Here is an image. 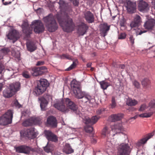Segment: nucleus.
I'll list each match as a JSON object with an SVG mask.
<instances>
[{
  "label": "nucleus",
  "instance_id": "1",
  "mask_svg": "<svg viewBox=\"0 0 155 155\" xmlns=\"http://www.w3.org/2000/svg\"><path fill=\"white\" fill-rule=\"evenodd\" d=\"M57 18L60 26L62 27L65 32H70L72 31L74 28V24L73 20L66 13L63 16L62 13L61 15H57Z\"/></svg>",
  "mask_w": 155,
  "mask_h": 155
},
{
  "label": "nucleus",
  "instance_id": "2",
  "mask_svg": "<svg viewBox=\"0 0 155 155\" xmlns=\"http://www.w3.org/2000/svg\"><path fill=\"white\" fill-rule=\"evenodd\" d=\"M54 106L58 110L65 113L68 112L70 109L74 111L78 108L77 105L69 98L64 99L62 102L55 104Z\"/></svg>",
  "mask_w": 155,
  "mask_h": 155
},
{
  "label": "nucleus",
  "instance_id": "3",
  "mask_svg": "<svg viewBox=\"0 0 155 155\" xmlns=\"http://www.w3.org/2000/svg\"><path fill=\"white\" fill-rule=\"evenodd\" d=\"M43 20L49 32H53L57 29L58 25L53 15L49 14L48 16L44 17Z\"/></svg>",
  "mask_w": 155,
  "mask_h": 155
},
{
  "label": "nucleus",
  "instance_id": "4",
  "mask_svg": "<svg viewBox=\"0 0 155 155\" xmlns=\"http://www.w3.org/2000/svg\"><path fill=\"white\" fill-rule=\"evenodd\" d=\"M49 84L45 79H41L38 81L37 85L35 87L34 90V94L38 96L42 94L49 86Z\"/></svg>",
  "mask_w": 155,
  "mask_h": 155
},
{
  "label": "nucleus",
  "instance_id": "5",
  "mask_svg": "<svg viewBox=\"0 0 155 155\" xmlns=\"http://www.w3.org/2000/svg\"><path fill=\"white\" fill-rule=\"evenodd\" d=\"M20 83L19 82H16L15 84H11L9 87L6 88L3 92V96L7 98L12 96L18 91L20 88Z\"/></svg>",
  "mask_w": 155,
  "mask_h": 155
},
{
  "label": "nucleus",
  "instance_id": "6",
  "mask_svg": "<svg viewBox=\"0 0 155 155\" xmlns=\"http://www.w3.org/2000/svg\"><path fill=\"white\" fill-rule=\"evenodd\" d=\"M13 112L12 110H9L2 117H0V124L6 125L10 124L12 122L13 118Z\"/></svg>",
  "mask_w": 155,
  "mask_h": 155
},
{
  "label": "nucleus",
  "instance_id": "7",
  "mask_svg": "<svg viewBox=\"0 0 155 155\" xmlns=\"http://www.w3.org/2000/svg\"><path fill=\"white\" fill-rule=\"evenodd\" d=\"M34 31L36 33L40 34L44 31L45 27L43 24L39 20H35L32 23Z\"/></svg>",
  "mask_w": 155,
  "mask_h": 155
},
{
  "label": "nucleus",
  "instance_id": "8",
  "mask_svg": "<svg viewBox=\"0 0 155 155\" xmlns=\"http://www.w3.org/2000/svg\"><path fill=\"white\" fill-rule=\"evenodd\" d=\"M130 147L128 144L122 143L118 148L117 155H129Z\"/></svg>",
  "mask_w": 155,
  "mask_h": 155
},
{
  "label": "nucleus",
  "instance_id": "9",
  "mask_svg": "<svg viewBox=\"0 0 155 155\" xmlns=\"http://www.w3.org/2000/svg\"><path fill=\"white\" fill-rule=\"evenodd\" d=\"M16 152L20 153L28 154L31 151H33L34 149L31 147L25 146L21 145L15 147Z\"/></svg>",
  "mask_w": 155,
  "mask_h": 155
},
{
  "label": "nucleus",
  "instance_id": "10",
  "mask_svg": "<svg viewBox=\"0 0 155 155\" xmlns=\"http://www.w3.org/2000/svg\"><path fill=\"white\" fill-rule=\"evenodd\" d=\"M46 70L47 68L45 66H41L39 67H35L32 69V75L37 76L43 74Z\"/></svg>",
  "mask_w": 155,
  "mask_h": 155
},
{
  "label": "nucleus",
  "instance_id": "11",
  "mask_svg": "<svg viewBox=\"0 0 155 155\" xmlns=\"http://www.w3.org/2000/svg\"><path fill=\"white\" fill-rule=\"evenodd\" d=\"M44 134L46 137L48 141L56 142L58 141L57 136L50 130H45Z\"/></svg>",
  "mask_w": 155,
  "mask_h": 155
},
{
  "label": "nucleus",
  "instance_id": "12",
  "mask_svg": "<svg viewBox=\"0 0 155 155\" xmlns=\"http://www.w3.org/2000/svg\"><path fill=\"white\" fill-rule=\"evenodd\" d=\"M35 129L31 127L25 130L23 133V135L29 139H33L35 138L37 135L35 132Z\"/></svg>",
  "mask_w": 155,
  "mask_h": 155
},
{
  "label": "nucleus",
  "instance_id": "13",
  "mask_svg": "<svg viewBox=\"0 0 155 155\" xmlns=\"http://www.w3.org/2000/svg\"><path fill=\"white\" fill-rule=\"evenodd\" d=\"M136 5L135 2L128 1L127 2L126 8L127 12L130 13H134L136 11Z\"/></svg>",
  "mask_w": 155,
  "mask_h": 155
},
{
  "label": "nucleus",
  "instance_id": "14",
  "mask_svg": "<svg viewBox=\"0 0 155 155\" xmlns=\"http://www.w3.org/2000/svg\"><path fill=\"white\" fill-rule=\"evenodd\" d=\"M78 26V33L80 35H83L88 29L87 25L86 24L82 22Z\"/></svg>",
  "mask_w": 155,
  "mask_h": 155
},
{
  "label": "nucleus",
  "instance_id": "15",
  "mask_svg": "<svg viewBox=\"0 0 155 155\" xmlns=\"http://www.w3.org/2000/svg\"><path fill=\"white\" fill-rule=\"evenodd\" d=\"M110 29V26H108L106 23L101 24L100 25L101 34L103 37H105L107 35Z\"/></svg>",
  "mask_w": 155,
  "mask_h": 155
},
{
  "label": "nucleus",
  "instance_id": "16",
  "mask_svg": "<svg viewBox=\"0 0 155 155\" xmlns=\"http://www.w3.org/2000/svg\"><path fill=\"white\" fill-rule=\"evenodd\" d=\"M22 31L27 37H28L32 33V30L29 27L28 23L24 21L22 25Z\"/></svg>",
  "mask_w": 155,
  "mask_h": 155
},
{
  "label": "nucleus",
  "instance_id": "17",
  "mask_svg": "<svg viewBox=\"0 0 155 155\" xmlns=\"http://www.w3.org/2000/svg\"><path fill=\"white\" fill-rule=\"evenodd\" d=\"M111 128L112 130L116 133H120L124 130L121 122L115 123L114 125L111 126Z\"/></svg>",
  "mask_w": 155,
  "mask_h": 155
},
{
  "label": "nucleus",
  "instance_id": "18",
  "mask_svg": "<svg viewBox=\"0 0 155 155\" xmlns=\"http://www.w3.org/2000/svg\"><path fill=\"white\" fill-rule=\"evenodd\" d=\"M47 125L51 127H56L57 126V120L56 118L53 116H49L47 119Z\"/></svg>",
  "mask_w": 155,
  "mask_h": 155
},
{
  "label": "nucleus",
  "instance_id": "19",
  "mask_svg": "<svg viewBox=\"0 0 155 155\" xmlns=\"http://www.w3.org/2000/svg\"><path fill=\"white\" fill-rule=\"evenodd\" d=\"M84 18L88 23H91L94 22V15L91 12L88 11L84 14Z\"/></svg>",
  "mask_w": 155,
  "mask_h": 155
},
{
  "label": "nucleus",
  "instance_id": "20",
  "mask_svg": "<svg viewBox=\"0 0 155 155\" xmlns=\"http://www.w3.org/2000/svg\"><path fill=\"white\" fill-rule=\"evenodd\" d=\"M81 101L84 103H86L88 102L89 103H92L94 102L95 99L94 97L91 96L85 92L82 98Z\"/></svg>",
  "mask_w": 155,
  "mask_h": 155
},
{
  "label": "nucleus",
  "instance_id": "21",
  "mask_svg": "<svg viewBox=\"0 0 155 155\" xmlns=\"http://www.w3.org/2000/svg\"><path fill=\"white\" fill-rule=\"evenodd\" d=\"M19 37V33L15 30H12L9 34L8 38L10 39L13 40V43H14Z\"/></svg>",
  "mask_w": 155,
  "mask_h": 155
},
{
  "label": "nucleus",
  "instance_id": "22",
  "mask_svg": "<svg viewBox=\"0 0 155 155\" xmlns=\"http://www.w3.org/2000/svg\"><path fill=\"white\" fill-rule=\"evenodd\" d=\"M155 20L151 19L147 21L144 24V27L145 29H152L155 26Z\"/></svg>",
  "mask_w": 155,
  "mask_h": 155
},
{
  "label": "nucleus",
  "instance_id": "23",
  "mask_svg": "<svg viewBox=\"0 0 155 155\" xmlns=\"http://www.w3.org/2000/svg\"><path fill=\"white\" fill-rule=\"evenodd\" d=\"M148 4L145 1L140 0L138 4V9L141 12L146 11L148 8Z\"/></svg>",
  "mask_w": 155,
  "mask_h": 155
},
{
  "label": "nucleus",
  "instance_id": "24",
  "mask_svg": "<svg viewBox=\"0 0 155 155\" xmlns=\"http://www.w3.org/2000/svg\"><path fill=\"white\" fill-rule=\"evenodd\" d=\"M99 118V117L95 116L92 117L91 118H86L85 120V123L86 124L93 125L97 122Z\"/></svg>",
  "mask_w": 155,
  "mask_h": 155
},
{
  "label": "nucleus",
  "instance_id": "25",
  "mask_svg": "<svg viewBox=\"0 0 155 155\" xmlns=\"http://www.w3.org/2000/svg\"><path fill=\"white\" fill-rule=\"evenodd\" d=\"M153 136L151 134H148L145 137L141 139L138 141L137 144V145L139 147L141 146L142 144L145 143L150 138Z\"/></svg>",
  "mask_w": 155,
  "mask_h": 155
},
{
  "label": "nucleus",
  "instance_id": "26",
  "mask_svg": "<svg viewBox=\"0 0 155 155\" xmlns=\"http://www.w3.org/2000/svg\"><path fill=\"white\" fill-rule=\"evenodd\" d=\"M123 117V114L119 113L117 114H112L110 117V118L112 121L115 122L121 120Z\"/></svg>",
  "mask_w": 155,
  "mask_h": 155
},
{
  "label": "nucleus",
  "instance_id": "27",
  "mask_svg": "<svg viewBox=\"0 0 155 155\" xmlns=\"http://www.w3.org/2000/svg\"><path fill=\"white\" fill-rule=\"evenodd\" d=\"M71 86L73 92H74V90H78L81 88L80 83L74 79L71 81Z\"/></svg>",
  "mask_w": 155,
  "mask_h": 155
},
{
  "label": "nucleus",
  "instance_id": "28",
  "mask_svg": "<svg viewBox=\"0 0 155 155\" xmlns=\"http://www.w3.org/2000/svg\"><path fill=\"white\" fill-rule=\"evenodd\" d=\"M85 93L84 92L82 91L81 88L78 90H74L73 94L76 98L78 99H81Z\"/></svg>",
  "mask_w": 155,
  "mask_h": 155
},
{
  "label": "nucleus",
  "instance_id": "29",
  "mask_svg": "<svg viewBox=\"0 0 155 155\" xmlns=\"http://www.w3.org/2000/svg\"><path fill=\"white\" fill-rule=\"evenodd\" d=\"M26 46L28 50L32 52L35 51L37 48V47L35 44L32 42H30L27 43Z\"/></svg>",
  "mask_w": 155,
  "mask_h": 155
},
{
  "label": "nucleus",
  "instance_id": "30",
  "mask_svg": "<svg viewBox=\"0 0 155 155\" xmlns=\"http://www.w3.org/2000/svg\"><path fill=\"white\" fill-rule=\"evenodd\" d=\"M64 152L67 154L73 153L74 152V150L71 148L69 144H66L63 150Z\"/></svg>",
  "mask_w": 155,
  "mask_h": 155
},
{
  "label": "nucleus",
  "instance_id": "31",
  "mask_svg": "<svg viewBox=\"0 0 155 155\" xmlns=\"http://www.w3.org/2000/svg\"><path fill=\"white\" fill-rule=\"evenodd\" d=\"M126 103L128 106H135L138 104V101L135 99L128 97L127 99Z\"/></svg>",
  "mask_w": 155,
  "mask_h": 155
},
{
  "label": "nucleus",
  "instance_id": "32",
  "mask_svg": "<svg viewBox=\"0 0 155 155\" xmlns=\"http://www.w3.org/2000/svg\"><path fill=\"white\" fill-rule=\"evenodd\" d=\"M152 114L153 113L152 112L140 114L136 115L134 117H131V119H135L138 117H150Z\"/></svg>",
  "mask_w": 155,
  "mask_h": 155
},
{
  "label": "nucleus",
  "instance_id": "33",
  "mask_svg": "<svg viewBox=\"0 0 155 155\" xmlns=\"http://www.w3.org/2000/svg\"><path fill=\"white\" fill-rule=\"evenodd\" d=\"M48 102V101L46 98L44 97L42 98L40 104V107L42 110H46V108Z\"/></svg>",
  "mask_w": 155,
  "mask_h": 155
},
{
  "label": "nucleus",
  "instance_id": "34",
  "mask_svg": "<svg viewBox=\"0 0 155 155\" xmlns=\"http://www.w3.org/2000/svg\"><path fill=\"white\" fill-rule=\"evenodd\" d=\"M32 122V120H31V117L23 121L22 124L23 126L25 127L31 126L33 125Z\"/></svg>",
  "mask_w": 155,
  "mask_h": 155
},
{
  "label": "nucleus",
  "instance_id": "35",
  "mask_svg": "<svg viewBox=\"0 0 155 155\" xmlns=\"http://www.w3.org/2000/svg\"><path fill=\"white\" fill-rule=\"evenodd\" d=\"M101 87L104 90H106L110 85V84L105 81H103L99 83Z\"/></svg>",
  "mask_w": 155,
  "mask_h": 155
},
{
  "label": "nucleus",
  "instance_id": "36",
  "mask_svg": "<svg viewBox=\"0 0 155 155\" xmlns=\"http://www.w3.org/2000/svg\"><path fill=\"white\" fill-rule=\"evenodd\" d=\"M33 124H40L41 123V119L39 117H31Z\"/></svg>",
  "mask_w": 155,
  "mask_h": 155
},
{
  "label": "nucleus",
  "instance_id": "37",
  "mask_svg": "<svg viewBox=\"0 0 155 155\" xmlns=\"http://www.w3.org/2000/svg\"><path fill=\"white\" fill-rule=\"evenodd\" d=\"M142 85L145 88H147L149 87L150 84V81L147 78L144 79L142 81Z\"/></svg>",
  "mask_w": 155,
  "mask_h": 155
},
{
  "label": "nucleus",
  "instance_id": "38",
  "mask_svg": "<svg viewBox=\"0 0 155 155\" xmlns=\"http://www.w3.org/2000/svg\"><path fill=\"white\" fill-rule=\"evenodd\" d=\"M84 129L86 132L89 133H91L93 130V127L89 124H86Z\"/></svg>",
  "mask_w": 155,
  "mask_h": 155
},
{
  "label": "nucleus",
  "instance_id": "39",
  "mask_svg": "<svg viewBox=\"0 0 155 155\" xmlns=\"http://www.w3.org/2000/svg\"><path fill=\"white\" fill-rule=\"evenodd\" d=\"M77 60L73 61V63L69 67L67 68L65 70L66 71H70L72 69L74 68L77 65Z\"/></svg>",
  "mask_w": 155,
  "mask_h": 155
},
{
  "label": "nucleus",
  "instance_id": "40",
  "mask_svg": "<svg viewBox=\"0 0 155 155\" xmlns=\"http://www.w3.org/2000/svg\"><path fill=\"white\" fill-rule=\"evenodd\" d=\"M133 21L140 25L141 21L140 16L139 15H136L134 18Z\"/></svg>",
  "mask_w": 155,
  "mask_h": 155
},
{
  "label": "nucleus",
  "instance_id": "41",
  "mask_svg": "<svg viewBox=\"0 0 155 155\" xmlns=\"http://www.w3.org/2000/svg\"><path fill=\"white\" fill-rule=\"evenodd\" d=\"M110 130H109L107 127H105L103 130L102 131V134L105 136H106L110 133Z\"/></svg>",
  "mask_w": 155,
  "mask_h": 155
},
{
  "label": "nucleus",
  "instance_id": "42",
  "mask_svg": "<svg viewBox=\"0 0 155 155\" xmlns=\"http://www.w3.org/2000/svg\"><path fill=\"white\" fill-rule=\"evenodd\" d=\"M116 105L115 97H113L112 98L111 104V108H114L116 107Z\"/></svg>",
  "mask_w": 155,
  "mask_h": 155
},
{
  "label": "nucleus",
  "instance_id": "43",
  "mask_svg": "<svg viewBox=\"0 0 155 155\" xmlns=\"http://www.w3.org/2000/svg\"><path fill=\"white\" fill-rule=\"evenodd\" d=\"M1 52L4 54H6L10 51L9 49L8 48H4L0 50Z\"/></svg>",
  "mask_w": 155,
  "mask_h": 155
},
{
  "label": "nucleus",
  "instance_id": "44",
  "mask_svg": "<svg viewBox=\"0 0 155 155\" xmlns=\"http://www.w3.org/2000/svg\"><path fill=\"white\" fill-rule=\"evenodd\" d=\"M23 76L26 78H30V75L29 73L27 71H25L23 72L22 74Z\"/></svg>",
  "mask_w": 155,
  "mask_h": 155
},
{
  "label": "nucleus",
  "instance_id": "45",
  "mask_svg": "<svg viewBox=\"0 0 155 155\" xmlns=\"http://www.w3.org/2000/svg\"><path fill=\"white\" fill-rule=\"evenodd\" d=\"M13 0H2V2L5 5H8L12 3Z\"/></svg>",
  "mask_w": 155,
  "mask_h": 155
},
{
  "label": "nucleus",
  "instance_id": "46",
  "mask_svg": "<svg viewBox=\"0 0 155 155\" xmlns=\"http://www.w3.org/2000/svg\"><path fill=\"white\" fill-rule=\"evenodd\" d=\"M126 36V34L125 33H121L118 35V38L119 39H123L125 38Z\"/></svg>",
  "mask_w": 155,
  "mask_h": 155
},
{
  "label": "nucleus",
  "instance_id": "47",
  "mask_svg": "<svg viewBox=\"0 0 155 155\" xmlns=\"http://www.w3.org/2000/svg\"><path fill=\"white\" fill-rule=\"evenodd\" d=\"M130 25L131 28H133L138 27L139 25L133 21L131 22Z\"/></svg>",
  "mask_w": 155,
  "mask_h": 155
},
{
  "label": "nucleus",
  "instance_id": "48",
  "mask_svg": "<svg viewBox=\"0 0 155 155\" xmlns=\"http://www.w3.org/2000/svg\"><path fill=\"white\" fill-rule=\"evenodd\" d=\"M61 58L64 59L66 58L69 60H71L72 59L70 55L68 54H63L61 56Z\"/></svg>",
  "mask_w": 155,
  "mask_h": 155
},
{
  "label": "nucleus",
  "instance_id": "49",
  "mask_svg": "<svg viewBox=\"0 0 155 155\" xmlns=\"http://www.w3.org/2000/svg\"><path fill=\"white\" fill-rule=\"evenodd\" d=\"M58 4L59 5V8H60L61 10L65 5L64 2L63 0H60L58 2Z\"/></svg>",
  "mask_w": 155,
  "mask_h": 155
},
{
  "label": "nucleus",
  "instance_id": "50",
  "mask_svg": "<svg viewBox=\"0 0 155 155\" xmlns=\"http://www.w3.org/2000/svg\"><path fill=\"white\" fill-rule=\"evenodd\" d=\"M44 150L45 152L48 153L50 152L51 151L50 147L49 145H48V144H47L46 146L44 147Z\"/></svg>",
  "mask_w": 155,
  "mask_h": 155
},
{
  "label": "nucleus",
  "instance_id": "51",
  "mask_svg": "<svg viewBox=\"0 0 155 155\" xmlns=\"http://www.w3.org/2000/svg\"><path fill=\"white\" fill-rule=\"evenodd\" d=\"M44 97L46 98L48 101L52 99V97L51 95L48 94H46L44 95Z\"/></svg>",
  "mask_w": 155,
  "mask_h": 155
},
{
  "label": "nucleus",
  "instance_id": "52",
  "mask_svg": "<svg viewBox=\"0 0 155 155\" xmlns=\"http://www.w3.org/2000/svg\"><path fill=\"white\" fill-rule=\"evenodd\" d=\"M149 106L151 108H155V101H151L149 103Z\"/></svg>",
  "mask_w": 155,
  "mask_h": 155
},
{
  "label": "nucleus",
  "instance_id": "53",
  "mask_svg": "<svg viewBox=\"0 0 155 155\" xmlns=\"http://www.w3.org/2000/svg\"><path fill=\"white\" fill-rule=\"evenodd\" d=\"M147 107V106L146 104H142L140 107L139 109V111H143L145 110Z\"/></svg>",
  "mask_w": 155,
  "mask_h": 155
},
{
  "label": "nucleus",
  "instance_id": "54",
  "mask_svg": "<svg viewBox=\"0 0 155 155\" xmlns=\"http://www.w3.org/2000/svg\"><path fill=\"white\" fill-rule=\"evenodd\" d=\"M14 104L16 107L18 108L21 107V105L19 103L18 101L17 100L15 101Z\"/></svg>",
  "mask_w": 155,
  "mask_h": 155
},
{
  "label": "nucleus",
  "instance_id": "55",
  "mask_svg": "<svg viewBox=\"0 0 155 155\" xmlns=\"http://www.w3.org/2000/svg\"><path fill=\"white\" fill-rule=\"evenodd\" d=\"M105 111V109L104 108L100 109L97 111V114H101L103 112Z\"/></svg>",
  "mask_w": 155,
  "mask_h": 155
},
{
  "label": "nucleus",
  "instance_id": "56",
  "mask_svg": "<svg viewBox=\"0 0 155 155\" xmlns=\"http://www.w3.org/2000/svg\"><path fill=\"white\" fill-rule=\"evenodd\" d=\"M130 41V42L131 44L132 45H133L134 43V41L135 40L134 38L132 35H130L129 38Z\"/></svg>",
  "mask_w": 155,
  "mask_h": 155
},
{
  "label": "nucleus",
  "instance_id": "57",
  "mask_svg": "<svg viewBox=\"0 0 155 155\" xmlns=\"http://www.w3.org/2000/svg\"><path fill=\"white\" fill-rule=\"evenodd\" d=\"M71 1H72L73 2V4L75 6H77L79 4V0H70Z\"/></svg>",
  "mask_w": 155,
  "mask_h": 155
},
{
  "label": "nucleus",
  "instance_id": "58",
  "mask_svg": "<svg viewBox=\"0 0 155 155\" xmlns=\"http://www.w3.org/2000/svg\"><path fill=\"white\" fill-rule=\"evenodd\" d=\"M133 84L134 86L137 88H138L140 87V84L138 82L135 81L134 82Z\"/></svg>",
  "mask_w": 155,
  "mask_h": 155
},
{
  "label": "nucleus",
  "instance_id": "59",
  "mask_svg": "<svg viewBox=\"0 0 155 155\" xmlns=\"http://www.w3.org/2000/svg\"><path fill=\"white\" fill-rule=\"evenodd\" d=\"M44 62L43 61H38L37 62V64H36V65L38 66L42 65L44 64Z\"/></svg>",
  "mask_w": 155,
  "mask_h": 155
},
{
  "label": "nucleus",
  "instance_id": "60",
  "mask_svg": "<svg viewBox=\"0 0 155 155\" xmlns=\"http://www.w3.org/2000/svg\"><path fill=\"white\" fill-rule=\"evenodd\" d=\"M4 69V67L3 66L2 64H0V74L2 73Z\"/></svg>",
  "mask_w": 155,
  "mask_h": 155
},
{
  "label": "nucleus",
  "instance_id": "61",
  "mask_svg": "<svg viewBox=\"0 0 155 155\" xmlns=\"http://www.w3.org/2000/svg\"><path fill=\"white\" fill-rule=\"evenodd\" d=\"M146 32V31L143 30V31H142L140 30V31L139 32L138 34H137V35H141L143 33H144Z\"/></svg>",
  "mask_w": 155,
  "mask_h": 155
},
{
  "label": "nucleus",
  "instance_id": "62",
  "mask_svg": "<svg viewBox=\"0 0 155 155\" xmlns=\"http://www.w3.org/2000/svg\"><path fill=\"white\" fill-rule=\"evenodd\" d=\"M118 67L120 68L121 69H124L125 67V65L124 64L119 65Z\"/></svg>",
  "mask_w": 155,
  "mask_h": 155
},
{
  "label": "nucleus",
  "instance_id": "63",
  "mask_svg": "<svg viewBox=\"0 0 155 155\" xmlns=\"http://www.w3.org/2000/svg\"><path fill=\"white\" fill-rule=\"evenodd\" d=\"M91 64H92V63H91V62L88 63L87 64V68H90V67H91Z\"/></svg>",
  "mask_w": 155,
  "mask_h": 155
},
{
  "label": "nucleus",
  "instance_id": "64",
  "mask_svg": "<svg viewBox=\"0 0 155 155\" xmlns=\"http://www.w3.org/2000/svg\"><path fill=\"white\" fill-rule=\"evenodd\" d=\"M112 65L113 66H114L115 67H118L117 65L116 64V63H115V62H113L112 63Z\"/></svg>",
  "mask_w": 155,
  "mask_h": 155
}]
</instances>
